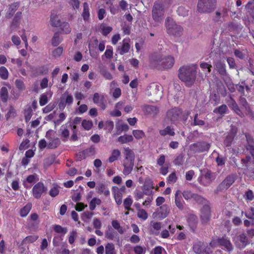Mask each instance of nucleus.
I'll return each instance as SVG.
<instances>
[{
    "label": "nucleus",
    "mask_w": 254,
    "mask_h": 254,
    "mask_svg": "<svg viewBox=\"0 0 254 254\" xmlns=\"http://www.w3.org/2000/svg\"><path fill=\"white\" fill-rule=\"evenodd\" d=\"M246 137L247 142L246 148L251 154L254 160L250 156L247 155L245 158L241 159V167L239 168L243 170L244 174L251 176L254 174V140L249 134H246Z\"/></svg>",
    "instance_id": "1"
},
{
    "label": "nucleus",
    "mask_w": 254,
    "mask_h": 254,
    "mask_svg": "<svg viewBox=\"0 0 254 254\" xmlns=\"http://www.w3.org/2000/svg\"><path fill=\"white\" fill-rule=\"evenodd\" d=\"M196 74L195 64H185L180 68L178 77L187 86L190 87L195 81Z\"/></svg>",
    "instance_id": "2"
},
{
    "label": "nucleus",
    "mask_w": 254,
    "mask_h": 254,
    "mask_svg": "<svg viewBox=\"0 0 254 254\" xmlns=\"http://www.w3.org/2000/svg\"><path fill=\"white\" fill-rule=\"evenodd\" d=\"M165 23L167 32L169 34L180 36L182 33L183 28L177 25L172 19L167 18Z\"/></svg>",
    "instance_id": "3"
},
{
    "label": "nucleus",
    "mask_w": 254,
    "mask_h": 254,
    "mask_svg": "<svg viewBox=\"0 0 254 254\" xmlns=\"http://www.w3.org/2000/svg\"><path fill=\"white\" fill-rule=\"evenodd\" d=\"M152 18L155 22L160 23L164 16V5L160 2L154 3L152 11Z\"/></svg>",
    "instance_id": "4"
},
{
    "label": "nucleus",
    "mask_w": 254,
    "mask_h": 254,
    "mask_svg": "<svg viewBox=\"0 0 254 254\" xmlns=\"http://www.w3.org/2000/svg\"><path fill=\"white\" fill-rule=\"evenodd\" d=\"M215 0H199L197 8L200 12H210L215 7Z\"/></svg>",
    "instance_id": "5"
},
{
    "label": "nucleus",
    "mask_w": 254,
    "mask_h": 254,
    "mask_svg": "<svg viewBox=\"0 0 254 254\" xmlns=\"http://www.w3.org/2000/svg\"><path fill=\"white\" fill-rule=\"evenodd\" d=\"M210 147V144L205 141H198L190 145V150L194 153L208 152Z\"/></svg>",
    "instance_id": "6"
},
{
    "label": "nucleus",
    "mask_w": 254,
    "mask_h": 254,
    "mask_svg": "<svg viewBox=\"0 0 254 254\" xmlns=\"http://www.w3.org/2000/svg\"><path fill=\"white\" fill-rule=\"evenodd\" d=\"M234 241L236 247L239 249H244L250 243L248 236L244 233L236 236Z\"/></svg>",
    "instance_id": "7"
},
{
    "label": "nucleus",
    "mask_w": 254,
    "mask_h": 254,
    "mask_svg": "<svg viewBox=\"0 0 254 254\" xmlns=\"http://www.w3.org/2000/svg\"><path fill=\"white\" fill-rule=\"evenodd\" d=\"M211 212L209 204H205L200 209V218L203 224H207L211 218Z\"/></svg>",
    "instance_id": "8"
},
{
    "label": "nucleus",
    "mask_w": 254,
    "mask_h": 254,
    "mask_svg": "<svg viewBox=\"0 0 254 254\" xmlns=\"http://www.w3.org/2000/svg\"><path fill=\"white\" fill-rule=\"evenodd\" d=\"M236 176L234 174L227 176L222 182L219 185L217 190H219L228 189L235 181Z\"/></svg>",
    "instance_id": "9"
},
{
    "label": "nucleus",
    "mask_w": 254,
    "mask_h": 254,
    "mask_svg": "<svg viewBox=\"0 0 254 254\" xmlns=\"http://www.w3.org/2000/svg\"><path fill=\"white\" fill-rule=\"evenodd\" d=\"M130 39L126 38L123 39L122 42L120 43L119 46L117 47L116 52L119 54L123 55L129 52L130 45Z\"/></svg>",
    "instance_id": "10"
},
{
    "label": "nucleus",
    "mask_w": 254,
    "mask_h": 254,
    "mask_svg": "<svg viewBox=\"0 0 254 254\" xmlns=\"http://www.w3.org/2000/svg\"><path fill=\"white\" fill-rule=\"evenodd\" d=\"M47 190V188L45 187L44 184L39 182L34 185L32 189L33 195L35 198L39 199L44 193L46 192Z\"/></svg>",
    "instance_id": "11"
},
{
    "label": "nucleus",
    "mask_w": 254,
    "mask_h": 254,
    "mask_svg": "<svg viewBox=\"0 0 254 254\" xmlns=\"http://www.w3.org/2000/svg\"><path fill=\"white\" fill-rule=\"evenodd\" d=\"M182 111L178 108H172L167 112V119L170 120L172 123H175L179 120Z\"/></svg>",
    "instance_id": "12"
},
{
    "label": "nucleus",
    "mask_w": 254,
    "mask_h": 254,
    "mask_svg": "<svg viewBox=\"0 0 254 254\" xmlns=\"http://www.w3.org/2000/svg\"><path fill=\"white\" fill-rule=\"evenodd\" d=\"M218 244L224 248V249L229 253L231 252L233 249V246L230 240L226 237H222L217 240Z\"/></svg>",
    "instance_id": "13"
},
{
    "label": "nucleus",
    "mask_w": 254,
    "mask_h": 254,
    "mask_svg": "<svg viewBox=\"0 0 254 254\" xmlns=\"http://www.w3.org/2000/svg\"><path fill=\"white\" fill-rule=\"evenodd\" d=\"M149 88L151 90L152 93L151 94L154 96L156 101L161 98L163 95L162 87L160 85L153 83L150 85Z\"/></svg>",
    "instance_id": "14"
},
{
    "label": "nucleus",
    "mask_w": 254,
    "mask_h": 254,
    "mask_svg": "<svg viewBox=\"0 0 254 254\" xmlns=\"http://www.w3.org/2000/svg\"><path fill=\"white\" fill-rule=\"evenodd\" d=\"M244 226L247 227L246 233L248 236L253 238L254 237V221L246 219L244 221Z\"/></svg>",
    "instance_id": "15"
},
{
    "label": "nucleus",
    "mask_w": 254,
    "mask_h": 254,
    "mask_svg": "<svg viewBox=\"0 0 254 254\" xmlns=\"http://www.w3.org/2000/svg\"><path fill=\"white\" fill-rule=\"evenodd\" d=\"M93 101L95 104L100 107L102 109L104 110L106 108V102L103 95L95 93L93 95Z\"/></svg>",
    "instance_id": "16"
},
{
    "label": "nucleus",
    "mask_w": 254,
    "mask_h": 254,
    "mask_svg": "<svg viewBox=\"0 0 254 254\" xmlns=\"http://www.w3.org/2000/svg\"><path fill=\"white\" fill-rule=\"evenodd\" d=\"M187 221L190 230L194 232L198 223L197 217L194 214H190L188 216Z\"/></svg>",
    "instance_id": "17"
},
{
    "label": "nucleus",
    "mask_w": 254,
    "mask_h": 254,
    "mask_svg": "<svg viewBox=\"0 0 254 254\" xmlns=\"http://www.w3.org/2000/svg\"><path fill=\"white\" fill-rule=\"evenodd\" d=\"M19 6V3L14 2L9 5L5 16L7 18H10Z\"/></svg>",
    "instance_id": "18"
},
{
    "label": "nucleus",
    "mask_w": 254,
    "mask_h": 254,
    "mask_svg": "<svg viewBox=\"0 0 254 254\" xmlns=\"http://www.w3.org/2000/svg\"><path fill=\"white\" fill-rule=\"evenodd\" d=\"M175 204L177 207L182 210L184 209V201L182 197V192L180 190H177L175 193Z\"/></svg>",
    "instance_id": "19"
},
{
    "label": "nucleus",
    "mask_w": 254,
    "mask_h": 254,
    "mask_svg": "<svg viewBox=\"0 0 254 254\" xmlns=\"http://www.w3.org/2000/svg\"><path fill=\"white\" fill-rule=\"evenodd\" d=\"M50 23L53 27H59L61 26V20L59 15L55 12H52L50 16Z\"/></svg>",
    "instance_id": "20"
},
{
    "label": "nucleus",
    "mask_w": 254,
    "mask_h": 254,
    "mask_svg": "<svg viewBox=\"0 0 254 254\" xmlns=\"http://www.w3.org/2000/svg\"><path fill=\"white\" fill-rule=\"evenodd\" d=\"M125 157L127 160L126 162L134 163L135 155L133 151L128 147L125 148Z\"/></svg>",
    "instance_id": "21"
},
{
    "label": "nucleus",
    "mask_w": 254,
    "mask_h": 254,
    "mask_svg": "<svg viewBox=\"0 0 254 254\" xmlns=\"http://www.w3.org/2000/svg\"><path fill=\"white\" fill-rule=\"evenodd\" d=\"M144 110L147 114L152 116H156L159 112L158 108L157 107L152 105L145 106Z\"/></svg>",
    "instance_id": "22"
},
{
    "label": "nucleus",
    "mask_w": 254,
    "mask_h": 254,
    "mask_svg": "<svg viewBox=\"0 0 254 254\" xmlns=\"http://www.w3.org/2000/svg\"><path fill=\"white\" fill-rule=\"evenodd\" d=\"M159 133L162 136L169 135L170 136H174L175 135V129L171 126H167L163 129L159 130Z\"/></svg>",
    "instance_id": "23"
},
{
    "label": "nucleus",
    "mask_w": 254,
    "mask_h": 254,
    "mask_svg": "<svg viewBox=\"0 0 254 254\" xmlns=\"http://www.w3.org/2000/svg\"><path fill=\"white\" fill-rule=\"evenodd\" d=\"M157 211L160 217L163 219L167 216L170 210L167 205H163L157 209Z\"/></svg>",
    "instance_id": "24"
},
{
    "label": "nucleus",
    "mask_w": 254,
    "mask_h": 254,
    "mask_svg": "<svg viewBox=\"0 0 254 254\" xmlns=\"http://www.w3.org/2000/svg\"><path fill=\"white\" fill-rule=\"evenodd\" d=\"M31 73L33 76H37L39 75L43 74L46 73L47 70L43 67H31Z\"/></svg>",
    "instance_id": "25"
},
{
    "label": "nucleus",
    "mask_w": 254,
    "mask_h": 254,
    "mask_svg": "<svg viewBox=\"0 0 254 254\" xmlns=\"http://www.w3.org/2000/svg\"><path fill=\"white\" fill-rule=\"evenodd\" d=\"M123 166L124 167V169L123 173L125 175L127 176L131 172L134 166V163L125 162L123 164Z\"/></svg>",
    "instance_id": "26"
},
{
    "label": "nucleus",
    "mask_w": 254,
    "mask_h": 254,
    "mask_svg": "<svg viewBox=\"0 0 254 254\" xmlns=\"http://www.w3.org/2000/svg\"><path fill=\"white\" fill-rule=\"evenodd\" d=\"M83 9L82 13V16L84 21H87L90 17V12L88 4L85 2L83 4Z\"/></svg>",
    "instance_id": "27"
},
{
    "label": "nucleus",
    "mask_w": 254,
    "mask_h": 254,
    "mask_svg": "<svg viewBox=\"0 0 254 254\" xmlns=\"http://www.w3.org/2000/svg\"><path fill=\"white\" fill-rule=\"evenodd\" d=\"M0 96L2 102L6 103L8 97V92L6 87L3 86L0 90Z\"/></svg>",
    "instance_id": "28"
},
{
    "label": "nucleus",
    "mask_w": 254,
    "mask_h": 254,
    "mask_svg": "<svg viewBox=\"0 0 254 254\" xmlns=\"http://www.w3.org/2000/svg\"><path fill=\"white\" fill-rule=\"evenodd\" d=\"M61 144V141L59 138H56L50 140L48 144V148L54 149L57 148Z\"/></svg>",
    "instance_id": "29"
},
{
    "label": "nucleus",
    "mask_w": 254,
    "mask_h": 254,
    "mask_svg": "<svg viewBox=\"0 0 254 254\" xmlns=\"http://www.w3.org/2000/svg\"><path fill=\"white\" fill-rule=\"evenodd\" d=\"M192 248L194 253L200 254L203 251V243L201 242H196L193 244Z\"/></svg>",
    "instance_id": "30"
},
{
    "label": "nucleus",
    "mask_w": 254,
    "mask_h": 254,
    "mask_svg": "<svg viewBox=\"0 0 254 254\" xmlns=\"http://www.w3.org/2000/svg\"><path fill=\"white\" fill-rule=\"evenodd\" d=\"M121 155V152L119 149H114L111 156L109 158L108 161L110 163H112L117 160Z\"/></svg>",
    "instance_id": "31"
},
{
    "label": "nucleus",
    "mask_w": 254,
    "mask_h": 254,
    "mask_svg": "<svg viewBox=\"0 0 254 254\" xmlns=\"http://www.w3.org/2000/svg\"><path fill=\"white\" fill-rule=\"evenodd\" d=\"M113 48L111 46H107V49L102 56V59L104 60L105 58L107 59H110L113 57Z\"/></svg>",
    "instance_id": "32"
},
{
    "label": "nucleus",
    "mask_w": 254,
    "mask_h": 254,
    "mask_svg": "<svg viewBox=\"0 0 254 254\" xmlns=\"http://www.w3.org/2000/svg\"><path fill=\"white\" fill-rule=\"evenodd\" d=\"M61 98L68 105H71L73 101L72 96L71 94H68L67 91L65 92L63 94Z\"/></svg>",
    "instance_id": "33"
},
{
    "label": "nucleus",
    "mask_w": 254,
    "mask_h": 254,
    "mask_svg": "<svg viewBox=\"0 0 254 254\" xmlns=\"http://www.w3.org/2000/svg\"><path fill=\"white\" fill-rule=\"evenodd\" d=\"M133 138L131 135H125L118 138V141L122 144L132 141Z\"/></svg>",
    "instance_id": "34"
},
{
    "label": "nucleus",
    "mask_w": 254,
    "mask_h": 254,
    "mask_svg": "<svg viewBox=\"0 0 254 254\" xmlns=\"http://www.w3.org/2000/svg\"><path fill=\"white\" fill-rule=\"evenodd\" d=\"M98 40L94 39L92 41H91L88 45L89 51L91 54L94 53L97 49L98 45Z\"/></svg>",
    "instance_id": "35"
},
{
    "label": "nucleus",
    "mask_w": 254,
    "mask_h": 254,
    "mask_svg": "<svg viewBox=\"0 0 254 254\" xmlns=\"http://www.w3.org/2000/svg\"><path fill=\"white\" fill-rule=\"evenodd\" d=\"M205 122L204 121L200 120L198 118V114H196L193 118V121L190 123L191 126H198L201 127L204 125Z\"/></svg>",
    "instance_id": "36"
},
{
    "label": "nucleus",
    "mask_w": 254,
    "mask_h": 254,
    "mask_svg": "<svg viewBox=\"0 0 254 254\" xmlns=\"http://www.w3.org/2000/svg\"><path fill=\"white\" fill-rule=\"evenodd\" d=\"M105 254H116L115 246L113 243H108L105 246Z\"/></svg>",
    "instance_id": "37"
},
{
    "label": "nucleus",
    "mask_w": 254,
    "mask_h": 254,
    "mask_svg": "<svg viewBox=\"0 0 254 254\" xmlns=\"http://www.w3.org/2000/svg\"><path fill=\"white\" fill-rule=\"evenodd\" d=\"M234 138V134L231 133L228 134L225 138L224 144L226 147H229L232 144Z\"/></svg>",
    "instance_id": "38"
},
{
    "label": "nucleus",
    "mask_w": 254,
    "mask_h": 254,
    "mask_svg": "<svg viewBox=\"0 0 254 254\" xmlns=\"http://www.w3.org/2000/svg\"><path fill=\"white\" fill-rule=\"evenodd\" d=\"M197 203L204 205L205 204H209L207 200L204 197L198 194L195 193L193 198Z\"/></svg>",
    "instance_id": "39"
},
{
    "label": "nucleus",
    "mask_w": 254,
    "mask_h": 254,
    "mask_svg": "<svg viewBox=\"0 0 254 254\" xmlns=\"http://www.w3.org/2000/svg\"><path fill=\"white\" fill-rule=\"evenodd\" d=\"M101 203V200L96 197H94L89 203V209L91 210H94L96 206V205H100Z\"/></svg>",
    "instance_id": "40"
},
{
    "label": "nucleus",
    "mask_w": 254,
    "mask_h": 254,
    "mask_svg": "<svg viewBox=\"0 0 254 254\" xmlns=\"http://www.w3.org/2000/svg\"><path fill=\"white\" fill-rule=\"evenodd\" d=\"M31 209V204H27L24 207H23L20 211V215L21 217H25L30 212Z\"/></svg>",
    "instance_id": "41"
},
{
    "label": "nucleus",
    "mask_w": 254,
    "mask_h": 254,
    "mask_svg": "<svg viewBox=\"0 0 254 254\" xmlns=\"http://www.w3.org/2000/svg\"><path fill=\"white\" fill-rule=\"evenodd\" d=\"M227 110V106L225 104H223L220 106L219 107L215 108L214 110V112L215 113L219 114L220 115H223L226 113V111Z\"/></svg>",
    "instance_id": "42"
},
{
    "label": "nucleus",
    "mask_w": 254,
    "mask_h": 254,
    "mask_svg": "<svg viewBox=\"0 0 254 254\" xmlns=\"http://www.w3.org/2000/svg\"><path fill=\"white\" fill-rule=\"evenodd\" d=\"M246 8L253 18L254 19V1H249L246 5Z\"/></svg>",
    "instance_id": "43"
},
{
    "label": "nucleus",
    "mask_w": 254,
    "mask_h": 254,
    "mask_svg": "<svg viewBox=\"0 0 254 254\" xmlns=\"http://www.w3.org/2000/svg\"><path fill=\"white\" fill-rule=\"evenodd\" d=\"M60 130L61 131V136L62 137H63L62 139L63 141H67L69 135V130L65 127H63L62 126L60 129Z\"/></svg>",
    "instance_id": "44"
},
{
    "label": "nucleus",
    "mask_w": 254,
    "mask_h": 254,
    "mask_svg": "<svg viewBox=\"0 0 254 254\" xmlns=\"http://www.w3.org/2000/svg\"><path fill=\"white\" fill-rule=\"evenodd\" d=\"M112 225L113 227L117 230L118 232L122 234L124 233L123 228L121 226L120 223L117 220H114L112 221Z\"/></svg>",
    "instance_id": "45"
},
{
    "label": "nucleus",
    "mask_w": 254,
    "mask_h": 254,
    "mask_svg": "<svg viewBox=\"0 0 254 254\" xmlns=\"http://www.w3.org/2000/svg\"><path fill=\"white\" fill-rule=\"evenodd\" d=\"M137 215L139 218L143 220H145L148 218V214L143 209L139 208L138 209Z\"/></svg>",
    "instance_id": "46"
},
{
    "label": "nucleus",
    "mask_w": 254,
    "mask_h": 254,
    "mask_svg": "<svg viewBox=\"0 0 254 254\" xmlns=\"http://www.w3.org/2000/svg\"><path fill=\"white\" fill-rule=\"evenodd\" d=\"M61 29L64 33L67 34L71 31L70 25L67 22H64L61 25Z\"/></svg>",
    "instance_id": "47"
},
{
    "label": "nucleus",
    "mask_w": 254,
    "mask_h": 254,
    "mask_svg": "<svg viewBox=\"0 0 254 254\" xmlns=\"http://www.w3.org/2000/svg\"><path fill=\"white\" fill-rule=\"evenodd\" d=\"M61 42L62 39L60 38L59 34L58 33H56L52 39V44L54 46H57L59 45Z\"/></svg>",
    "instance_id": "48"
},
{
    "label": "nucleus",
    "mask_w": 254,
    "mask_h": 254,
    "mask_svg": "<svg viewBox=\"0 0 254 254\" xmlns=\"http://www.w3.org/2000/svg\"><path fill=\"white\" fill-rule=\"evenodd\" d=\"M22 40L24 42L25 44V47L27 49L28 45V41H27V36L29 35V31H26L25 30H23L22 33L20 34Z\"/></svg>",
    "instance_id": "49"
},
{
    "label": "nucleus",
    "mask_w": 254,
    "mask_h": 254,
    "mask_svg": "<svg viewBox=\"0 0 254 254\" xmlns=\"http://www.w3.org/2000/svg\"><path fill=\"white\" fill-rule=\"evenodd\" d=\"M0 76L4 80L8 78V72L7 69L4 66H1L0 67Z\"/></svg>",
    "instance_id": "50"
},
{
    "label": "nucleus",
    "mask_w": 254,
    "mask_h": 254,
    "mask_svg": "<svg viewBox=\"0 0 254 254\" xmlns=\"http://www.w3.org/2000/svg\"><path fill=\"white\" fill-rule=\"evenodd\" d=\"M25 120L26 122H28L32 116V109L30 107L25 110L24 113Z\"/></svg>",
    "instance_id": "51"
},
{
    "label": "nucleus",
    "mask_w": 254,
    "mask_h": 254,
    "mask_svg": "<svg viewBox=\"0 0 254 254\" xmlns=\"http://www.w3.org/2000/svg\"><path fill=\"white\" fill-rule=\"evenodd\" d=\"M227 103L233 111L238 107L236 102L231 96L229 97V99L227 100Z\"/></svg>",
    "instance_id": "52"
},
{
    "label": "nucleus",
    "mask_w": 254,
    "mask_h": 254,
    "mask_svg": "<svg viewBox=\"0 0 254 254\" xmlns=\"http://www.w3.org/2000/svg\"><path fill=\"white\" fill-rule=\"evenodd\" d=\"M184 161V156L183 154H180L177 155L174 161V163L175 165L180 166L182 165Z\"/></svg>",
    "instance_id": "53"
},
{
    "label": "nucleus",
    "mask_w": 254,
    "mask_h": 254,
    "mask_svg": "<svg viewBox=\"0 0 254 254\" xmlns=\"http://www.w3.org/2000/svg\"><path fill=\"white\" fill-rule=\"evenodd\" d=\"M132 134L137 139H140L145 136L144 132L141 130H133Z\"/></svg>",
    "instance_id": "54"
},
{
    "label": "nucleus",
    "mask_w": 254,
    "mask_h": 254,
    "mask_svg": "<svg viewBox=\"0 0 254 254\" xmlns=\"http://www.w3.org/2000/svg\"><path fill=\"white\" fill-rule=\"evenodd\" d=\"M116 128L117 131L119 132L118 133H120L123 131L128 130L129 129V127L126 124H120L117 125Z\"/></svg>",
    "instance_id": "55"
},
{
    "label": "nucleus",
    "mask_w": 254,
    "mask_h": 254,
    "mask_svg": "<svg viewBox=\"0 0 254 254\" xmlns=\"http://www.w3.org/2000/svg\"><path fill=\"white\" fill-rule=\"evenodd\" d=\"M82 126L85 130H89L93 126L92 122L91 121L84 120L82 122Z\"/></svg>",
    "instance_id": "56"
},
{
    "label": "nucleus",
    "mask_w": 254,
    "mask_h": 254,
    "mask_svg": "<svg viewBox=\"0 0 254 254\" xmlns=\"http://www.w3.org/2000/svg\"><path fill=\"white\" fill-rule=\"evenodd\" d=\"M54 231L57 233H61L65 234L66 233L67 230L66 228L62 227L59 225H55L54 228Z\"/></svg>",
    "instance_id": "57"
},
{
    "label": "nucleus",
    "mask_w": 254,
    "mask_h": 254,
    "mask_svg": "<svg viewBox=\"0 0 254 254\" xmlns=\"http://www.w3.org/2000/svg\"><path fill=\"white\" fill-rule=\"evenodd\" d=\"M132 200L130 196L126 198L124 201V205L126 210H129L130 209V206L132 203Z\"/></svg>",
    "instance_id": "58"
},
{
    "label": "nucleus",
    "mask_w": 254,
    "mask_h": 254,
    "mask_svg": "<svg viewBox=\"0 0 254 254\" xmlns=\"http://www.w3.org/2000/svg\"><path fill=\"white\" fill-rule=\"evenodd\" d=\"M38 238V236L30 235L26 237L23 241L24 243H32L35 242Z\"/></svg>",
    "instance_id": "59"
},
{
    "label": "nucleus",
    "mask_w": 254,
    "mask_h": 254,
    "mask_svg": "<svg viewBox=\"0 0 254 254\" xmlns=\"http://www.w3.org/2000/svg\"><path fill=\"white\" fill-rule=\"evenodd\" d=\"M245 215L247 218L250 220L254 221V207H251L249 210L246 211L245 213Z\"/></svg>",
    "instance_id": "60"
},
{
    "label": "nucleus",
    "mask_w": 254,
    "mask_h": 254,
    "mask_svg": "<svg viewBox=\"0 0 254 254\" xmlns=\"http://www.w3.org/2000/svg\"><path fill=\"white\" fill-rule=\"evenodd\" d=\"M156 66L154 68H156L159 70H164L168 69H170L172 67V64H155Z\"/></svg>",
    "instance_id": "61"
},
{
    "label": "nucleus",
    "mask_w": 254,
    "mask_h": 254,
    "mask_svg": "<svg viewBox=\"0 0 254 254\" xmlns=\"http://www.w3.org/2000/svg\"><path fill=\"white\" fill-rule=\"evenodd\" d=\"M134 197L136 200H138L143 197L145 194L142 191L135 190L133 192Z\"/></svg>",
    "instance_id": "62"
},
{
    "label": "nucleus",
    "mask_w": 254,
    "mask_h": 254,
    "mask_svg": "<svg viewBox=\"0 0 254 254\" xmlns=\"http://www.w3.org/2000/svg\"><path fill=\"white\" fill-rule=\"evenodd\" d=\"M216 68L220 74L222 75L226 74V72L225 64H216Z\"/></svg>",
    "instance_id": "63"
},
{
    "label": "nucleus",
    "mask_w": 254,
    "mask_h": 254,
    "mask_svg": "<svg viewBox=\"0 0 254 254\" xmlns=\"http://www.w3.org/2000/svg\"><path fill=\"white\" fill-rule=\"evenodd\" d=\"M184 198L186 200H189L191 198H193V196L195 193H192L189 190H185L182 193Z\"/></svg>",
    "instance_id": "64"
}]
</instances>
